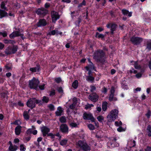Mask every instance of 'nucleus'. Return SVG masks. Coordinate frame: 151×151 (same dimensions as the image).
Listing matches in <instances>:
<instances>
[{"label":"nucleus","mask_w":151,"mask_h":151,"mask_svg":"<svg viewBox=\"0 0 151 151\" xmlns=\"http://www.w3.org/2000/svg\"><path fill=\"white\" fill-rule=\"evenodd\" d=\"M45 84H43L42 85H40L39 86V88L42 90H44L45 88Z\"/></svg>","instance_id":"obj_56"},{"label":"nucleus","mask_w":151,"mask_h":151,"mask_svg":"<svg viewBox=\"0 0 151 151\" xmlns=\"http://www.w3.org/2000/svg\"><path fill=\"white\" fill-rule=\"evenodd\" d=\"M97 119L99 122H102V121L104 120V118L102 116H100L97 117Z\"/></svg>","instance_id":"obj_41"},{"label":"nucleus","mask_w":151,"mask_h":151,"mask_svg":"<svg viewBox=\"0 0 151 151\" xmlns=\"http://www.w3.org/2000/svg\"><path fill=\"white\" fill-rule=\"evenodd\" d=\"M102 92H103V93H106L107 92V89H106V88L105 87H104L103 88H102Z\"/></svg>","instance_id":"obj_61"},{"label":"nucleus","mask_w":151,"mask_h":151,"mask_svg":"<svg viewBox=\"0 0 151 151\" xmlns=\"http://www.w3.org/2000/svg\"><path fill=\"white\" fill-rule=\"evenodd\" d=\"M36 99L32 98L29 99L27 102V105L31 109L35 107Z\"/></svg>","instance_id":"obj_6"},{"label":"nucleus","mask_w":151,"mask_h":151,"mask_svg":"<svg viewBox=\"0 0 151 151\" xmlns=\"http://www.w3.org/2000/svg\"><path fill=\"white\" fill-rule=\"evenodd\" d=\"M117 25L116 24H112L111 26V33L112 34L114 33V31L115 30Z\"/></svg>","instance_id":"obj_25"},{"label":"nucleus","mask_w":151,"mask_h":151,"mask_svg":"<svg viewBox=\"0 0 151 151\" xmlns=\"http://www.w3.org/2000/svg\"><path fill=\"white\" fill-rule=\"evenodd\" d=\"M122 14L124 16H126L129 17H131L132 15V12H129L126 9H123L122 10Z\"/></svg>","instance_id":"obj_17"},{"label":"nucleus","mask_w":151,"mask_h":151,"mask_svg":"<svg viewBox=\"0 0 151 151\" xmlns=\"http://www.w3.org/2000/svg\"><path fill=\"white\" fill-rule=\"evenodd\" d=\"M60 129L63 133L67 134L68 132V127L66 124H62L60 126Z\"/></svg>","instance_id":"obj_11"},{"label":"nucleus","mask_w":151,"mask_h":151,"mask_svg":"<svg viewBox=\"0 0 151 151\" xmlns=\"http://www.w3.org/2000/svg\"><path fill=\"white\" fill-rule=\"evenodd\" d=\"M21 127H22L21 126L18 125L15 128V132L16 134L17 135H19L20 134Z\"/></svg>","instance_id":"obj_19"},{"label":"nucleus","mask_w":151,"mask_h":151,"mask_svg":"<svg viewBox=\"0 0 151 151\" xmlns=\"http://www.w3.org/2000/svg\"><path fill=\"white\" fill-rule=\"evenodd\" d=\"M47 24L46 20L45 19H40L37 23V27H43L45 26Z\"/></svg>","instance_id":"obj_15"},{"label":"nucleus","mask_w":151,"mask_h":151,"mask_svg":"<svg viewBox=\"0 0 151 151\" xmlns=\"http://www.w3.org/2000/svg\"><path fill=\"white\" fill-rule=\"evenodd\" d=\"M145 151H151V147H147L145 149Z\"/></svg>","instance_id":"obj_63"},{"label":"nucleus","mask_w":151,"mask_h":151,"mask_svg":"<svg viewBox=\"0 0 151 151\" xmlns=\"http://www.w3.org/2000/svg\"><path fill=\"white\" fill-rule=\"evenodd\" d=\"M47 135L48 136H50L52 138H54L55 136V135L51 133L48 134Z\"/></svg>","instance_id":"obj_53"},{"label":"nucleus","mask_w":151,"mask_h":151,"mask_svg":"<svg viewBox=\"0 0 151 151\" xmlns=\"http://www.w3.org/2000/svg\"><path fill=\"white\" fill-rule=\"evenodd\" d=\"M57 30H53L49 33L50 35H54L56 33H57Z\"/></svg>","instance_id":"obj_46"},{"label":"nucleus","mask_w":151,"mask_h":151,"mask_svg":"<svg viewBox=\"0 0 151 151\" xmlns=\"http://www.w3.org/2000/svg\"><path fill=\"white\" fill-rule=\"evenodd\" d=\"M114 92H115L114 88L113 87H112L111 89L110 94H114Z\"/></svg>","instance_id":"obj_49"},{"label":"nucleus","mask_w":151,"mask_h":151,"mask_svg":"<svg viewBox=\"0 0 151 151\" xmlns=\"http://www.w3.org/2000/svg\"><path fill=\"white\" fill-rule=\"evenodd\" d=\"M78 86V82L77 80H75L72 84V86L75 89H76Z\"/></svg>","instance_id":"obj_27"},{"label":"nucleus","mask_w":151,"mask_h":151,"mask_svg":"<svg viewBox=\"0 0 151 151\" xmlns=\"http://www.w3.org/2000/svg\"><path fill=\"white\" fill-rule=\"evenodd\" d=\"M114 94H110L109 97V100L110 101H115L117 100V98L114 97Z\"/></svg>","instance_id":"obj_22"},{"label":"nucleus","mask_w":151,"mask_h":151,"mask_svg":"<svg viewBox=\"0 0 151 151\" xmlns=\"http://www.w3.org/2000/svg\"><path fill=\"white\" fill-rule=\"evenodd\" d=\"M141 90V88H140L138 87L134 90V91L135 93H136V92L140 91Z\"/></svg>","instance_id":"obj_60"},{"label":"nucleus","mask_w":151,"mask_h":151,"mask_svg":"<svg viewBox=\"0 0 151 151\" xmlns=\"http://www.w3.org/2000/svg\"><path fill=\"white\" fill-rule=\"evenodd\" d=\"M36 103L38 104L39 105H42L43 104L42 99V100L37 99H36Z\"/></svg>","instance_id":"obj_39"},{"label":"nucleus","mask_w":151,"mask_h":151,"mask_svg":"<svg viewBox=\"0 0 151 151\" xmlns=\"http://www.w3.org/2000/svg\"><path fill=\"white\" fill-rule=\"evenodd\" d=\"M88 127L90 130H93L94 129V126L91 124H90L88 126Z\"/></svg>","instance_id":"obj_43"},{"label":"nucleus","mask_w":151,"mask_h":151,"mask_svg":"<svg viewBox=\"0 0 151 151\" xmlns=\"http://www.w3.org/2000/svg\"><path fill=\"white\" fill-rule=\"evenodd\" d=\"M142 74L140 73H137L135 75L136 77L138 78H140L142 76Z\"/></svg>","instance_id":"obj_50"},{"label":"nucleus","mask_w":151,"mask_h":151,"mask_svg":"<svg viewBox=\"0 0 151 151\" xmlns=\"http://www.w3.org/2000/svg\"><path fill=\"white\" fill-rule=\"evenodd\" d=\"M143 39L139 37H132L130 40L134 45H137L139 44L142 41Z\"/></svg>","instance_id":"obj_8"},{"label":"nucleus","mask_w":151,"mask_h":151,"mask_svg":"<svg viewBox=\"0 0 151 151\" xmlns=\"http://www.w3.org/2000/svg\"><path fill=\"white\" fill-rule=\"evenodd\" d=\"M147 132L148 135L149 136H151V126L148 125L147 129Z\"/></svg>","instance_id":"obj_28"},{"label":"nucleus","mask_w":151,"mask_h":151,"mask_svg":"<svg viewBox=\"0 0 151 151\" xmlns=\"http://www.w3.org/2000/svg\"><path fill=\"white\" fill-rule=\"evenodd\" d=\"M147 48L149 50H151V40H148L147 43Z\"/></svg>","instance_id":"obj_34"},{"label":"nucleus","mask_w":151,"mask_h":151,"mask_svg":"<svg viewBox=\"0 0 151 151\" xmlns=\"http://www.w3.org/2000/svg\"><path fill=\"white\" fill-rule=\"evenodd\" d=\"M48 107L50 111H52L55 110L54 106L52 104H50L49 105Z\"/></svg>","instance_id":"obj_38"},{"label":"nucleus","mask_w":151,"mask_h":151,"mask_svg":"<svg viewBox=\"0 0 151 151\" xmlns=\"http://www.w3.org/2000/svg\"><path fill=\"white\" fill-rule=\"evenodd\" d=\"M83 118L84 119L90 120L92 122H94L95 119L90 113H85L83 114Z\"/></svg>","instance_id":"obj_10"},{"label":"nucleus","mask_w":151,"mask_h":151,"mask_svg":"<svg viewBox=\"0 0 151 151\" xmlns=\"http://www.w3.org/2000/svg\"><path fill=\"white\" fill-rule=\"evenodd\" d=\"M51 16L52 21L54 23H55L56 21L60 18V15L58 13L54 11L51 12Z\"/></svg>","instance_id":"obj_9"},{"label":"nucleus","mask_w":151,"mask_h":151,"mask_svg":"<svg viewBox=\"0 0 151 151\" xmlns=\"http://www.w3.org/2000/svg\"><path fill=\"white\" fill-rule=\"evenodd\" d=\"M48 13V11L43 8L38 9L36 12L37 14L41 17L45 16Z\"/></svg>","instance_id":"obj_7"},{"label":"nucleus","mask_w":151,"mask_h":151,"mask_svg":"<svg viewBox=\"0 0 151 151\" xmlns=\"http://www.w3.org/2000/svg\"><path fill=\"white\" fill-rule=\"evenodd\" d=\"M23 116L24 119L26 120H28L29 118V116L28 114V112L27 111H24L23 113Z\"/></svg>","instance_id":"obj_31"},{"label":"nucleus","mask_w":151,"mask_h":151,"mask_svg":"<svg viewBox=\"0 0 151 151\" xmlns=\"http://www.w3.org/2000/svg\"><path fill=\"white\" fill-rule=\"evenodd\" d=\"M57 90L59 93H62L63 92L62 88L61 87H59L58 88Z\"/></svg>","instance_id":"obj_55"},{"label":"nucleus","mask_w":151,"mask_h":151,"mask_svg":"<svg viewBox=\"0 0 151 151\" xmlns=\"http://www.w3.org/2000/svg\"><path fill=\"white\" fill-rule=\"evenodd\" d=\"M127 145L130 148L134 147L136 145L135 141L133 139H129Z\"/></svg>","instance_id":"obj_16"},{"label":"nucleus","mask_w":151,"mask_h":151,"mask_svg":"<svg viewBox=\"0 0 151 151\" xmlns=\"http://www.w3.org/2000/svg\"><path fill=\"white\" fill-rule=\"evenodd\" d=\"M145 115L147 118H149L151 115V112L150 111V110H148L147 113Z\"/></svg>","instance_id":"obj_54"},{"label":"nucleus","mask_w":151,"mask_h":151,"mask_svg":"<svg viewBox=\"0 0 151 151\" xmlns=\"http://www.w3.org/2000/svg\"><path fill=\"white\" fill-rule=\"evenodd\" d=\"M76 146L82 149L84 151H89L91 149L90 147L85 141H78L76 142Z\"/></svg>","instance_id":"obj_3"},{"label":"nucleus","mask_w":151,"mask_h":151,"mask_svg":"<svg viewBox=\"0 0 151 151\" xmlns=\"http://www.w3.org/2000/svg\"><path fill=\"white\" fill-rule=\"evenodd\" d=\"M49 99L48 97L44 96L43 97V98L42 99L43 103H47L48 102Z\"/></svg>","instance_id":"obj_37"},{"label":"nucleus","mask_w":151,"mask_h":151,"mask_svg":"<svg viewBox=\"0 0 151 151\" xmlns=\"http://www.w3.org/2000/svg\"><path fill=\"white\" fill-rule=\"evenodd\" d=\"M86 79L88 81L93 83L94 80V78L91 76H88L86 77Z\"/></svg>","instance_id":"obj_23"},{"label":"nucleus","mask_w":151,"mask_h":151,"mask_svg":"<svg viewBox=\"0 0 151 151\" xmlns=\"http://www.w3.org/2000/svg\"><path fill=\"white\" fill-rule=\"evenodd\" d=\"M41 132L44 137L45 136L48 134L50 132V129L45 126H43L41 128Z\"/></svg>","instance_id":"obj_14"},{"label":"nucleus","mask_w":151,"mask_h":151,"mask_svg":"<svg viewBox=\"0 0 151 151\" xmlns=\"http://www.w3.org/2000/svg\"><path fill=\"white\" fill-rule=\"evenodd\" d=\"M131 63H133V65L134 66V68L136 69H138L141 68V66L139 65L137 61H131Z\"/></svg>","instance_id":"obj_26"},{"label":"nucleus","mask_w":151,"mask_h":151,"mask_svg":"<svg viewBox=\"0 0 151 151\" xmlns=\"http://www.w3.org/2000/svg\"><path fill=\"white\" fill-rule=\"evenodd\" d=\"M18 36H20L23 40L24 39L23 35L18 31L14 32L9 35L10 37L11 38H13L14 37Z\"/></svg>","instance_id":"obj_12"},{"label":"nucleus","mask_w":151,"mask_h":151,"mask_svg":"<svg viewBox=\"0 0 151 151\" xmlns=\"http://www.w3.org/2000/svg\"><path fill=\"white\" fill-rule=\"evenodd\" d=\"M107 103L106 102H104L102 104V109L104 111H105L107 109Z\"/></svg>","instance_id":"obj_29"},{"label":"nucleus","mask_w":151,"mask_h":151,"mask_svg":"<svg viewBox=\"0 0 151 151\" xmlns=\"http://www.w3.org/2000/svg\"><path fill=\"white\" fill-rule=\"evenodd\" d=\"M94 105L92 104H88L85 106V109H88L91 107H93Z\"/></svg>","instance_id":"obj_40"},{"label":"nucleus","mask_w":151,"mask_h":151,"mask_svg":"<svg viewBox=\"0 0 151 151\" xmlns=\"http://www.w3.org/2000/svg\"><path fill=\"white\" fill-rule=\"evenodd\" d=\"M20 147V150L21 151H24L26 150V148L23 145H21Z\"/></svg>","instance_id":"obj_44"},{"label":"nucleus","mask_w":151,"mask_h":151,"mask_svg":"<svg viewBox=\"0 0 151 151\" xmlns=\"http://www.w3.org/2000/svg\"><path fill=\"white\" fill-rule=\"evenodd\" d=\"M60 121L61 123H65L66 122V119L65 116H63L60 118Z\"/></svg>","instance_id":"obj_35"},{"label":"nucleus","mask_w":151,"mask_h":151,"mask_svg":"<svg viewBox=\"0 0 151 151\" xmlns=\"http://www.w3.org/2000/svg\"><path fill=\"white\" fill-rule=\"evenodd\" d=\"M0 35H2L3 37H5L7 35V33L5 31L0 32Z\"/></svg>","instance_id":"obj_45"},{"label":"nucleus","mask_w":151,"mask_h":151,"mask_svg":"<svg viewBox=\"0 0 151 151\" xmlns=\"http://www.w3.org/2000/svg\"><path fill=\"white\" fill-rule=\"evenodd\" d=\"M88 99L93 102H96L98 100L99 96L96 93H94L89 96Z\"/></svg>","instance_id":"obj_13"},{"label":"nucleus","mask_w":151,"mask_h":151,"mask_svg":"<svg viewBox=\"0 0 151 151\" xmlns=\"http://www.w3.org/2000/svg\"><path fill=\"white\" fill-rule=\"evenodd\" d=\"M67 142L68 140L67 139H64L60 142V145L62 146L65 145L67 144Z\"/></svg>","instance_id":"obj_33"},{"label":"nucleus","mask_w":151,"mask_h":151,"mask_svg":"<svg viewBox=\"0 0 151 151\" xmlns=\"http://www.w3.org/2000/svg\"><path fill=\"white\" fill-rule=\"evenodd\" d=\"M9 143L10 145L9 147V150H11L13 149H17V147L15 145H13L11 141H9Z\"/></svg>","instance_id":"obj_24"},{"label":"nucleus","mask_w":151,"mask_h":151,"mask_svg":"<svg viewBox=\"0 0 151 151\" xmlns=\"http://www.w3.org/2000/svg\"><path fill=\"white\" fill-rule=\"evenodd\" d=\"M17 49L18 47L17 46H9L6 49L5 53L7 55L14 54L17 51Z\"/></svg>","instance_id":"obj_5"},{"label":"nucleus","mask_w":151,"mask_h":151,"mask_svg":"<svg viewBox=\"0 0 151 151\" xmlns=\"http://www.w3.org/2000/svg\"><path fill=\"white\" fill-rule=\"evenodd\" d=\"M96 89V87L93 86H91V92H92L95 90Z\"/></svg>","instance_id":"obj_48"},{"label":"nucleus","mask_w":151,"mask_h":151,"mask_svg":"<svg viewBox=\"0 0 151 151\" xmlns=\"http://www.w3.org/2000/svg\"><path fill=\"white\" fill-rule=\"evenodd\" d=\"M118 110L116 109L111 110L107 116L108 122H111L114 121L118 117Z\"/></svg>","instance_id":"obj_2"},{"label":"nucleus","mask_w":151,"mask_h":151,"mask_svg":"<svg viewBox=\"0 0 151 151\" xmlns=\"http://www.w3.org/2000/svg\"><path fill=\"white\" fill-rule=\"evenodd\" d=\"M85 68L86 70H88L89 69L94 70H95L94 66L93 63H89L88 66L85 67Z\"/></svg>","instance_id":"obj_21"},{"label":"nucleus","mask_w":151,"mask_h":151,"mask_svg":"<svg viewBox=\"0 0 151 151\" xmlns=\"http://www.w3.org/2000/svg\"><path fill=\"white\" fill-rule=\"evenodd\" d=\"M32 129H29L27 131V134H30L32 133Z\"/></svg>","instance_id":"obj_52"},{"label":"nucleus","mask_w":151,"mask_h":151,"mask_svg":"<svg viewBox=\"0 0 151 151\" xmlns=\"http://www.w3.org/2000/svg\"><path fill=\"white\" fill-rule=\"evenodd\" d=\"M39 70V66H37V67L32 68H30V70L32 72H36L37 71H38Z\"/></svg>","instance_id":"obj_30"},{"label":"nucleus","mask_w":151,"mask_h":151,"mask_svg":"<svg viewBox=\"0 0 151 151\" xmlns=\"http://www.w3.org/2000/svg\"><path fill=\"white\" fill-rule=\"evenodd\" d=\"M55 80L56 82L57 83H60L61 81V79L60 78H57Z\"/></svg>","instance_id":"obj_59"},{"label":"nucleus","mask_w":151,"mask_h":151,"mask_svg":"<svg viewBox=\"0 0 151 151\" xmlns=\"http://www.w3.org/2000/svg\"><path fill=\"white\" fill-rule=\"evenodd\" d=\"M63 111L62 109V108L59 106L57 110L55 112V114L57 116H60L61 115L62 113L63 112Z\"/></svg>","instance_id":"obj_20"},{"label":"nucleus","mask_w":151,"mask_h":151,"mask_svg":"<svg viewBox=\"0 0 151 151\" xmlns=\"http://www.w3.org/2000/svg\"><path fill=\"white\" fill-rule=\"evenodd\" d=\"M93 57L97 62L103 63L105 60L106 55L103 50L98 49L94 52Z\"/></svg>","instance_id":"obj_1"},{"label":"nucleus","mask_w":151,"mask_h":151,"mask_svg":"<svg viewBox=\"0 0 151 151\" xmlns=\"http://www.w3.org/2000/svg\"><path fill=\"white\" fill-rule=\"evenodd\" d=\"M55 91L54 90H52L50 92V96H52L55 95Z\"/></svg>","instance_id":"obj_51"},{"label":"nucleus","mask_w":151,"mask_h":151,"mask_svg":"<svg viewBox=\"0 0 151 151\" xmlns=\"http://www.w3.org/2000/svg\"><path fill=\"white\" fill-rule=\"evenodd\" d=\"M75 104H73L70 106V108L72 109H74L75 107Z\"/></svg>","instance_id":"obj_57"},{"label":"nucleus","mask_w":151,"mask_h":151,"mask_svg":"<svg viewBox=\"0 0 151 151\" xmlns=\"http://www.w3.org/2000/svg\"><path fill=\"white\" fill-rule=\"evenodd\" d=\"M95 37L99 38H101V39H103L104 37V35L97 32L96 33Z\"/></svg>","instance_id":"obj_32"},{"label":"nucleus","mask_w":151,"mask_h":151,"mask_svg":"<svg viewBox=\"0 0 151 151\" xmlns=\"http://www.w3.org/2000/svg\"><path fill=\"white\" fill-rule=\"evenodd\" d=\"M122 88L124 89H127L128 88V86L127 85L123 84L122 85Z\"/></svg>","instance_id":"obj_64"},{"label":"nucleus","mask_w":151,"mask_h":151,"mask_svg":"<svg viewBox=\"0 0 151 151\" xmlns=\"http://www.w3.org/2000/svg\"><path fill=\"white\" fill-rule=\"evenodd\" d=\"M117 130L118 131L120 132L124 131L123 129L121 127H120L118 128L117 129Z\"/></svg>","instance_id":"obj_58"},{"label":"nucleus","mask_w":151,"mask_h":151,"mask_svg":"<svg viewBox=\"0 0 151 151\" xmlns=\"http://www.w3.org/2000/svg\"><path fill=\"white\" fill-rule=\"evenodd\" d=\"M8 13L5 10L0 9V19H2L3 17H7Z\"/></svg>","instance_id":"obj_18"},{"label":"nucleus","mask_w":151,"mask_h":151,"mask_svg":"<svg viewBox=\"0 0 151 151\" xmlns=\"http://www.w3.org/2000/svg\"><path fill=\"white\" fill-rule=\"evenodd\" d=\"M111 146L112 147H118L119 146V145L118 143H116L114 144L113 143H111Z\"/></svg>","instance_id":"obj_47"},{"label":"nucleus","mask_w":151,"mask_h":151,"mask_svg":"<svg viewBox=\"0 0 151 151\" xmlns=\"http://www.w3.org/2000/svg\"><path fill=\"white\" fill-rule=\"evenodd\" d=\"M69 125L72 127H77V125L75 123L71 122L70 123Z\"/></svg>","instance_id":"obj_42"},{"label":"nucleus","mask_w":151,"mask_h":151,"mask_svg":"<svg viewBox=\"0 0 151 151\" xmlns=\"http://www.w3.org/2000/svg\"><path fill=\"white\" fill-rule=\"evenodd\" d=\"M39 83L38 79L34 77L31 80L29 81V85L31 88L36 89L37 88Z\"/></svg>","instance_id":"obj_4"},{"label":"nucleus","mask_w":151,"mask_h":151,"mask_svg":"<svg viewBox=\"0 0 151 151\" xmlns=\"http://www.w3.org/2000/svg\"><path fill=\"white\" fill-rule=\"evenodd\" d=\"M5 4L4 2H2L1 3V8L2 9H4L5 10H7V8L5 6Z\"/></svg>","instance_id":"obj_36"},{"label":"nucleus","mask_w":151,"mask_h":151,"mask_svg":"<svg viewBox=\"0 0 151 151\" xmlns=\"http://www.w3.org/2000/svg\"><path fill=\"white\" fill-rule=\"evenodd\" d=\"M73 104H76L77 102V98H74L73 99Z\"/></svg>","instance_id":"obj_62"}]
</instances>
